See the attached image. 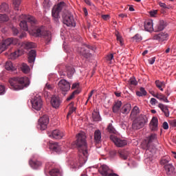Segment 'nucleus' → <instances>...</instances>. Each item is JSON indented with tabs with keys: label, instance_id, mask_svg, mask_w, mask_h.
<instances>
[{
	"label": "nucleus",
	"instance_id": "obj_1",
	"mask_svg": "<svg viewBox=\"0 0 176 176\" xmlns=\"http://www.w3.org/2000/svg\"><path fill=\"white\" fill-rule=\"evenodd\" d=\"M77 140L73 143L78 148L79 153L78 162L74 163V168L82 167L87 160L88 150L86 135L84 133H80L77 135Z\"/></svg>",
	"mask_w": 176,
	"mask_h": 176
},
{
	"label": "nucleus",
	"instance_id": "obj_2",
	"mask_svg": "<svg viewBox=\"0 0 176 176\" xmlns=\"http://www.w3.org/2000/svg\"><path fill=\"white\" fill-rule=\"evenodd\" d=\"M66 9V4L63 1L57 4V6H54L52 12L54 21L56 23H58L59 19L60 18L59 14L60 12H63L62 16L63 19V23L67 25L68 27H74L76 25L74 16L71 13L67 11Z\"/></svg>",
	"mask_w": 176,
	"mask_h": 176
},
{
	"label": "nucleus",
	"instance_id": "obj_3",
	"mask_svg": "<svg viewBox=\"0 0 176 176\" xmlns=\"http://www.w3.org/2000/svg\"><path fill=\"white\" fill-rule=\"evenodd\" d=\"M10 88L12 90H22L24 87H28L30 85L29 78L25 77H13L8 80Z\"/></svg>",
	"mask_w": 176,
	"mask_h": 176
},
{
	"label": "nucleus",
	"instance_id": "obj_4",
	"mask_svg": "<svg viewBox=\"0 0 176 176\" xmlns=\"http://www.w3.org/2000/svg\"><path fill=\"white\" fill-rule=\"evenodd\" d=\"M146 147L145 149L146 151H150L151 153L155 152L156 145L159 144V141L157 140V135L155 133L151 134L147 137L145 140Z\"/></svg>",
	"mask_w": 176,
	"mask_h": 176
},
{
	"label": "nucleus",
	"instance_id": "obj_5",
	"mask_svg": "<svg viewBox=\"0 0 176 176\" xmlns=\"http://www.w3.org/2000/svg\"><path fill=\"white\" fill-rule=\"evenodd\" d=\"M34 36L43 37V38H45V43L47 45L49 44V43L50 42V41L52 39L51 32L47 30H45V28L43 26L36 28L34 31Z\"/></svg>",
	"mask_w": 176,
	"mask_h": 176
},
{
	"label": "nucleus",
	"instance_id": "obj_6",
	"mask_svg": "<svg viewBox=\"0 0 176 176\" xmlns=\"http://www.w3.org/2000/svg\"><path fill=\"white\" fill-rule=\"evenodd\" d=\"M147 122V117L145 115L141 114L133 121L132 129L133 130H140L144 127Z\"/></svg>",
	"mask_w": 176,
	"mask_h": 176
},
{
	"label": "nucleus",
	"instance_id": "obj_7",
	"mask_svg": "<svg viewBox=\"0 0 176 176\" xmlns=\"http://www.w3.org/2000/svg\"><path fill=\"white\" fill-rule=\"evenodd\" d=\"M20 18H21V19H23V21H21L19 25H20L21 28L25 31H28V26L27 23L30 24L32 27H34L36 23V19L30 15L27 16V15L22 14L20 16Z\"/></svg>",
	"mask_w": 176,
	"mask_h": 176
},
{
	"label": "nucleus",
	"instance_id": "obj_8",
	"mask_svg": "<svg viewBox=\"0 0 176 176\" xmlns=\"http://www.w3.org/2000/svg\"><path fill=\"white\" fill-rule=\"evenodd\" d=\"M78 52L84 58H89L94 52V47L91 45H84L78 47Z\"/></svg>",
	"mask_w": 176,
	"mask_h": 176
},
{
	"label": "nucleus",
	"instance_id": "obj_9",
	"mask_svg": "<svg viewBox=\"0 0 176 176\" xmlns=\"http://www.w3.org/2000/svg\"><path fill=\"white\" fill-rule=\"evenodd\" d=\"M31 103L32 107L34 110L37 111L41 110L43 107V101L39 95H36V96H34V98L32 100Z\"/></svg>",
	"mask_w": 176,
	"mask_h": 176
},
{
	"label": "nucleus",
	"instance_id": "obj_10",
	"mask_svg": "<svg viewBox=\"0 0 176 176\" xmlns=\"http://www.w3.org/2000/svg\"><path fill=\"white\" fill-rule=\"evenodd\" d=\"M109 139L117 147H124L127 145V141L126 140H122L114 135H111Z\"/></svg>",
	"mask_w": 176,
	"mask_h": 176
},
{
	"label": "nucleus",
	"instance_id": "obj_11",
	"mask_svg": "<svg viewBox=\"0 0 176 176\" xmlns=\"http://www.w3.org/2000/svg\"><path fill=\"white\" fill-rule=\"evenodd\" d=\"M50 122V119L47 115H43L39 120H38V128L41 131H45L47 128V125Z\"/></svg>",
	"mask_w": 176,
	"mask_h": 176
},
{
	"label": "nucleus",
	"instance_id": "obj_12",
	"mask_svg": "<svg viewBox=\"0 0 176 176\" xmlns=\"http://www.w3.org/2000/svg\"><path fill=\"white\" fill-rule=\"evenodd\" d=\"M99 173H100L102 176H118L116 173H111V170L109 166L104 164L99 168Z\"/></svg>",
	"mask_w": 176,
	"mask_h": 176
},
{
	"label": "nucleus",
	"instance_id": "obj_13",
	"mask_svg": "<svg viewBox=\"0 0 176 176\" xmlns=\"http://www.w3.org/2000/svg\"><path fill=\"white\" fill-rule=\"evenodd\" d=\"M48 135L52 139L60 140L64 137V133L59 129H54L52 131L48 133Z\"/></svg>",
	"mask_w": 176,
	"mask_h": 176
},
{
	"label": "nucleus",
	"instance_id": "obj_14",
	"mask_svg": "<svg viewBox=\"0 0 176 176\" xmlns=\"http://www.w3.org/2000/svg\"><path fill=\"white\" fill-rule=\"evenodd\" d=\"M58 88L60 89V90H61V91H64V92L69 91V90H70V87H71L69 82H67L65 79L60 80L58 82Z\"/></svg>",
	"mask_w": 176,
	"mask_h": 176
},
{
	"label": "nucleus",
	"instance_id": "obj_15",
	"mask_svg": "<svg viewBox=\"0 0 176 176\" xmlns=\"http://www.w3.org/2000/svg\"><path fill=\"white\" fill-rule=\"evenodd\" d=\"M12 44H14V41L12 38H8L3 41V43L0 45V54L6 50L9 46Z\"/></svg>",
	"mask_w": 176,
	"mask_h": 176
},
{
	"label": "nucleus",
	"instance_id": "obj_16",
	"mask_svg": "<svg viewBox=\"0 0 176 176\" xmlns=\"http://www.w3.org/2000/svg\"><path fill=\"white\" fill-rule=\"evenodd\" d=\"M158 118L157 117H153L150 124H149V127L150 129L152 131H157L158 130Z\"/></svg>",
	"mask_w": 176,
	"mask_h": 176
},
{
	"label": "nucleus",
	"instance_id": "obj_17",
	"mask_svg": "<svg viewBox=\"0 0 176 176\" xmlns=\"http://www.w3.org/2000/svg\"><path fill=\"white\" fill-rule=\"evenodd\" d=\"M60 102H60V98L58 96H53L52 97L51 104L54 108H55V109L58 108L60 107Z\"/></svg>",
	"mask_w": 176,
	"mask_h": 176
},
{
	"label": "nucleus",
	"instance_id": "obj_18",
	"mask_svg": "<svg viewBox=\"0 0 176 176\" xmlns=\"http://www.w3.org/2000/svg\"><path fill=\"white\" fill-rule=\"evenodd\" d=\"M164 168H165V170H166V173L168 175H173L175 174V167L173 166V164H166L164 166Z\"/></svg>",
	"mask_w": 176,
	"mask_h": 176
},
{
	"label": "nucleus",
	"instance_id": "obj_19",
	"mask_svg": "<svg viewBox=\"0 0 176 176\" xmlns=\"http://www.w3.org/2000/svg\"><path fill=\"white\" fill-rule=\"evenodd\" d=\"M168 37V34L166 33H160L159 34L155 35L153 38L159 41H164Z\"/></svg>",
	"mask_w": 176,
	"mask_h": 176
},
{
	"label": "nucleus",
	"instance_id": "obj_20",
	"mask_svg": "<svg viewBox=\"0 0 176 176\" xmlns=\"http://www.w3.org/2000/svg\"><path fill=\"white\" fill-rule=\"evenodd\" d=\"M29 164L33 169H38L41 166L42 162L38 160H30L29 161Z\"/></svg>",
	"mask_w": 176,
	"mask_h": 176
},
{
	"label": "nucleus",
	"instance_id": "obj_21",
	"mask_svg": "<svg viewBox=\"0 0 176 176\" xmlns=\"http://www.w3.org/2000/svg\"><path fill=\"white\" fill-rule=\"evenodd\" d=\"M131 110V104H126L122 106L120 109V113L124 115H127L130 113Z\"/></svg>",
	"mask_w": 176,
	"mask_h": 176
},
{
	"label": "nucleus",
	"instance_id": "obj_22",
	"mask_svg": "<svg viewBox=\"0 0 176 176\" xmlns=\"http://www.w3.org/2000/svg\"><path fill=\"white\" fill-rule=\"evenodd\" d=\"M144 30L147 32L153 31V21L149 20L144 22Z\"/></svg>",
	"mask_w": 176,
	"mask_h": 176
},
{
	"label": "nucleus",
	"instance_id": "obj_23",
	"mask_svg": "<svg viewBox=\"0 0 176 176\" xmlns=\"http://www.w3.org/2000/svg\"><path fill=\"white\" fill-rule=\"evenodd\" d=\"M101 131L100 130L95 131L94 135V140L95 141V143L100 144L101 142Z\"/></svg>",
	"mask_w": 176,
	"mask_h": 176
},
{
	"label": "nucleus",
	"instance_id": "obj_24",
	"mask_svg": "<svg viewBox=\"0 0 176 176\" xmlns=\"http://www.w3.org/2000/svg\"><path fill=\"white\" fill-rule=\"evenodd\" d=\"M122 107V102L121 101H117L115 102L112 107V111L113 113H118L120 108Z\"/></svg>",
	"mask_w": 176,
	"mask_h": 176
},
{
	"label": "nucleus",
	"instance_id": "obj_25",
	"mask_svg": "<svg viewBox=\"0 0 176 176\" xmlns=\"http://www.w3.org/2000/svg\"><path fill=\"white\" fill-rule=\"evenodd\" d=\"M158 107L162 110V111L164 113L166 118H168L170 116V111L167 106L160 103L159 104Z\"/></svg>",
	"mask_w": 176,
	"mask_h": 176
},
{
	"label": "nucleus",
	"instance_id": "obj_26",
	"mask_svg": "<svg viewBox=\"0 0 176 176\" xmlns=\"http://www.w3.org/2000/svg\"><path fill=\"white\" fill-rule=\"evenodd\" d=\"M118 153L119 155V157L124 160H126L129 155V151L126 150H119Z\"/></svg>",
	"mask_w": 176,
	"mask_h": 176
},
{
	"label": "nucleus",
	"instance_id": "obj_27",
	"mask_svg": "<svg viewBox=\"0 0 176 176\" xmlns=\"http://www.w3.org/2000/svg\"><path fill=\"white\" fill-rule=\"evenodd\" d=\"M153 96L155 97V98H157L159 100L163 101L164 102L169 103V100H168V98L162 94H153Z\"/></svg>",
	"mask_w": 176,
	"mask_h": 176
},
{
	"label": "nucleus",
	"instance_id": "obj_28",
	"mask_svg": "<svg viewBox=\"0 0 176 176\" xmlns=\"http://www.w3.org/2000/svg\"><path fill=\"white\" fill-rule=\"evenodd\" d=\"M50 148L54 152L58 153L60 150V146L58 145V142L50 143Z\"/></svg>",
	"mask_w": 176,
	"mask_h": 176
},
{
	"label": "nucleus",
	"instance_id": "obj_29",
	"mask_svg": "<svg viewBox=\"0 0 176 176\" xmlns=\"http://www.w3.org/2000/svg\"><path fill=\"white\" fill-rule=\"evenodd\" d=\"M92 119L94 122H100L101 120V117L100 116L99 111L96 110H94L92 112Z\"/></svg>",
	"mask_w": 176,
	"mask_h": 176
},
{
	"label": "nucleus",
	"instance_id": "obj_30",
	"mask_svg": "<svg viewBox=\"0 0 176 176\" xmlns=\"http://www.w3.org/2000/svg\"><path fill=\"white\" fill-rule=\"evenodd\" d=\"M36 58V51L34 50H32L28 54V62L30 63H34Z\"/></svg>",
	"mask_w": 176,
	"mask_h": 176
},
{
	"label": "nucleus",
	"instance_id": "obj_31",
	"mask_svg": "<svg viewBox=\"0 0 176 176\" xmlns=\"http://www.w3.org/2000/svg\"><path fill=\"white\" fill-rule=\"evenodd\" d=\"M140 113V109L138 106H135L131 110L130 118H135Z\"/></svg>",
	"mask_w": 176,
	"mask_h": 176
},
{
	"label": "nucleus",
	"instance_id": "obj_32",
	"mask_svg": "<svg viewBox=\"0 0 176 176\" xmlns=\"http://www.w3.org/2000/svg\"><path fill=\"white\" fill-rule=\"evenodd\" d=\"M23 53V51L22 48L19 49L17 51H15L14 52L11 53L10 55V58L11 59H15L18 56H21Z\"/></svg>",
	"mask_w": 176,
	"mask_h": 176
},
{
	"label": "nucleus",
	"instance_id": "obj_33",
	"mask_svg": "<svg viewBox=\"0 0 176 176\" xmlns=\"http://www.w3.org/2000/svg\"><path fill=\"white\" fill-rule=\"evenodd\" d=\"M50 176H63L62 172L58 168H53L50 170Z\"/></svg>",
	"mask_w": 176,
	"mask_h": 176
},
{
	"label": "nucleus",
	"instance_id": "obj_34",
	"mask_svg": "<svg viewBox=\"0 0 176 176\" xmlns=\"http://www.w3.org/2000/svg\"><path fill=\"white\" fill-rule=\"evenodd\" d=\"M36 47V45L34 43L32 42H24L23 43L21 47H23L26 50L34 48Z\"/></svg>",
	"mask_w": 176,
	"mask_h": 176
},
{
	"label": "nucleus",
	"instance_id": "obj_35",
	"mask_svg": "<svg viewBox=\"0 0 176 176\" xmlns=\"http://www.w3.org/2000/svg\"><path fill=\"white\" fill-rule=\"evenodd\" d=\"M155 83L157 89H159L161 91H164L163 87H166L164 82H161L160 80H155Z\"/></svg>",
	"mask_w": 176,
	"mask_h": 176
},
{
	"label": "nucleus",
	"instance_id": "obj_36",
	"mask_svg": "<svg viewBox=\"0 0 176 176\" xmlns=\"http://www.w3.org/2000/svg\"><path fill=\"white\" fill-rule=\"evenodd\" d=\"M147 91L145 90L144 87H140V91H136V96L138 97H143V96H146Z\"/></svg>",
	"mask_w": 176,
	"mask_h": 176
},
{
	"label": "nucleus",
	"instance_id": "obj_37",
	"mask_svg": "<svg viewBox=\"0 0 176 176\" xmlns=\"http://www.w3.org/2000/svg\"><path fill=\"white\" fill-rule=\"evenodd\" d=\"M74 72L75 69L72 66L67 67V73L68 78H71L73 76Z\"/></svg>",
	"mask_w": 176,
	"mask_h": 176
},
{
	"label": "nucleus",
	"instance_id": "obj_38",
	"mask_svg": "<svg viewBox=\"0 0 176 176\" xmlns=\"http://www.w3.org/2000/svg\"><path fill=\"white\" fill-rule=\"evenodd\" d=\"M166 25L164 21H160L159 24L157 25V31L160 32L165 29Z\"/></svg>",
	"mask_w": 176,
	"mask_h": 176
},
{
	"label": "nucleus",
	"instance_id": "obj_39",
	"mask_svg": "<svg viewBox=\"0 0 176 176\" xmlns=\"http://www.w3.org/2000/svg\"><path fill=\"white\" fill-rule=\"evenodd\" d=\"M0 11L1 12H9V5L6 4V3H3L0 6Z\"/></svg>",
	"mask_w": 176,
	"mask_h": 176
},
{
	"label": "nucleus",
	"instance_id": "obj_40",
	"mask_svg": "<svg viewBox=\"0 0 176 176\" xmlns=\"http://www.w3.org/2000/svg\"><path fill=\"white\" fill-rule=\"evenodd\" d=\"M6 69L8 70V71H13L16 68L13 66V63H11L10 61H7L6 63V66H5Z\"/></svg>",
	"mask_w": 176,
	"mask_h": 176
},
{
	"label": "nucleus",
	"instance_id": "obj_41",
	"mask_svg": "<svg viewBox=\"0 0 176 176\" xmlns=\"http://www.w3.org/2000/svg\"><path fill=\"white\" fill-rule=\"evenodd\" d=\"M74 102H72L69 104V111L68 112L67 118L69 117L71 115L74 113V112L76 111V107H74Z\"/></svg>",
	"mask_w": 176,
	"mask_h": 176
},
{
	"label": "nucleus",
	"instance_id": "obj_42",
	"mask_svg": "<svg viewBox=\"0 0 176 176\" xmlns=\"http://www.w3.org/2000/svg\"><path fill=\"white\" fill-rule=\"evenodd\" d=\"M79 93H80V91H79L78 89L75 90V91L67 98V101L69 102V101L72 100L74 98L75 96H76L77 94H79Z\"/></svg>",
	"mask_w": 176,
	"mask_h": 176
},
{
	"label": "nucleus",
	"instance_id": "obj_43",
	"mask_svg": "<svg viewBox=\"0 0 176 176\" xmlns=\"http://www.w3.org/2000/svg\"><path fill=\"white\" fill-rule=\"evenodd\" d=\"M107 130L109 133H116V129L111 123H109L107 127Z\"/></svg>",
	"mask_w": 176,
	"mask_h": 176
},
{
	"label": "nucleus",
	"instance_id": "obj_44",
	"mask_svg": "<svg viewBox=\"0 0 176 176\" xmlns=\"http://www.w3.org/2000/svg\"><path fill=\"white\" fill-rule=\"evenodd\" d=\"M20 4H21V0H13L14 9L15 11L19 10Z\"/></svg>",
	"mask_w": 176,
	"mask_h": 176
},
{
	"label": "nucleus",
	"instance_id": "obj_45",
	"mask_svg": "<svg viewBox=\"0 0 176 176\" xmlns=\"http://www.w3.org/2000/svg\"><path fill=\"white\" fill-rule=\"evenodd\" d=\"M169 160L168 157H163L160 160L161 165H168Z\"/></svg>",
	"mask_w": 176,
	"mask_h": 176
},
{
	"label": "nucleus",
	"instance_id": "obj_46",
	"mask_svg": "<svg viewBox=\"0 0 176 176\" xmlns=\"http://www.w3.org/2000/svg\"><path fill=\"white\" fill-rule=\"evenodd\" d=\"M21 70L25 74H27L30 72V67L25 63H23L21 65Z\"/></svg>",
	"mask_w": 176,
	"mask_h": 176
},
{
	"label": "nucleus",
	"instance_id": "obj_47",
	"mask_svg": "<svg viewBox=\"0 0 176 176\" xmlns=\"http://www.w3.org/2000/svg\"><path fill=\"white\" fill-rule=\"evenodd\" d=\"M9 21V16H8L6 14H0V22H6Z\"/></svg>",
	"mask_w": 176,
	"mask_h": 176
},
{
	"label": "nucleus",
	"instance_id": "obj_48",
	"mask_svg": "<svg viewBox=\"0 0 176 176\" xmlns=\"http://www.w3.org/2000/svg\"><path fill=\"white\" fill-rule=\"evenodd\" d=\"M116 40L120 43L121 46L124 45L123 38L118 33L116 34Z\"/></svg>",
	"mask_w": 176,
	"mask_h": 176
},
{
	"label": "nucleus",
	"instance_id": "obj_49",
	"mask_svg": "<svg viewBox=\"0 0 176 176\" xmlns=\"http://www.w3.org/2000/svg\"><path fill=\"white\" fill-rule=\"evenodd\" d=\"M129 83L132 85L133 86H137L138 85V81L135 79V78H131L129 80Z\"/></svg>",
	"mask_w": 176,
	"mask_h": 176
},
{
	"label": "nucleus",
	"instance_id": "obj_50",
	"mask_svg": "<svg viewBox=\"0 0 176 176\" xmlns=\"http://www.w3.org/2000/svg\"><path fill=\"white\" fill-rule=\"evenodd\" d=\"M158 103V101L157 100V99L152 98L150 100V104L152 106L156 105Z\"/></svg>",
	"mask_w": 176,
	"mask_h": 176
},
{
	"label": "nucleus",
	"instance_id": "obj_51",
	"mask_svg": "<svg viewBox=\"0 0 176 176\" xmlns=\"http://www.w3.org/2000/svg\"><path fill=\"white\" fill-rule=\"evenodd\" d=\"M133 39L136 41V42L142 41V36L140 34H136L133 36Z\"/></svg>",
	"mask_w": 176,
	"mask_h": 176
},
{
	"label": "nucleus",
	"instance_id": "obj_52",
	"mask_svg": "<svg viewBox=\"0 0 176 176\" xmlns=\"http://www.w3.org/2000/svg\"><path fill=\"white\" fill-rule=\"evenodd\" d=\"M162 127L164 130H168L169 129V124L167 122H164Z\"/></svg>",
	"mask_w": 176,
	"mask_h": 176
},
{
	"label": "nucleus",
	"instance_id": "obj_53",
	"mask_svg": "<svg viewBox=\"0 0 176 176\" xmlns=\"http://www.w3.org/2000/svg\"><path fill=\"white\" fill-rule=\"evenodd\" d=\"M156 58L155 57H152L151 58L148 60V62L151 65H153L155 62Z\"/></svg>",
	"mask_w": 176,
	"mask_h": 176
},
{
	"label": "nucleus",
	"instance_id": "obj_54",
	"mask_svg": "<svg viewBox=\"0 0 176 176\" xmlns=\"http://www.w3.org/2000/svg\"><path fill=\"white\" fill-rule=\"evenodd\" d=\"M149 14L151 17H155L157 14V10L151 11Z\"/></svg>",
	"mask_w": 176,
	"mask_h": 176
},
{
	"label": "nucleus",
	"instance_id": "obj_55",
	"mask_svg": "<svg viewBox=\"0 0 176 176\" xmlns=\"http://www.w3.org/2000/svg\"><path fill=\"white\" fill-rule=\"evenodd\" d=\"M169 124L173 127H176V120H173L169 122Z\"/></svg>",
	"mask_w": 176,
	"mask_h": 176
},
{
	"label": "nucleus",
	"instance_id": "obj_56",
	"mask_svg": "<svg viewBox=\"0 0 176 176\" xmlns=\"http://www.w3.org/2000/svg\"><path fill=\"white\" fill-rule=\"evenodd\" d=\"M5 94V87L3 85H0V95Z\"/></svg>",
	"mask_w": 176,
	"mask_h": 176
},
{
	"label": "nucleus",
	"instance_id": "obj_57",
	"mask_svg": "<svg viewBox=\"0 0 176 176\" xmlns=\"http://www.w3.org/2000/svg\"><path fill=\"white\" fill-rule=\"evenodd\" d=\"M102 19L104 21H107L110 19V16L109 14L102 15Z\"/></svg>",
	"mask_w": 176,
	"mask_h": 176
},
{
	"label": "nucleus",
	"instance_id": "obj_58",
	"mask_svg": "<svg viewBox=\"0 0 176 176\" xmlns=\"http://www.w3.org/2000/svg\"><path fill=\"white\" fill-rule=\"evenodd\" d=\"M79 87V83H74L72 87V89L74 90V89H78Z\"/></svg>",
	"mask_w": 176,
	"mask_h": 176
},
{
	"label": "nucleus",
	"instance_id": "obj_59",
	"mask_svg": "<svg viewBox=\"0 0 176 176\" xmlns=\"http://www.w3.org/2000/svg\"><path fill=\"white\" fill-rule=\"evenodd\" d=\"M46 89H47V90H52L53 87L50 84H46V86L45 87V90H46Z\"/></svg>",
	"mask_w": 176,
	"mask_h": 176
},
{
	"label": "nucleus",
	"instance_id": "obj_60",
	"mask_svg": "<svg viewBox=\"0 0 176 176\" xmlns=\"http://www.w3.org/2000/svg\"><path fill=\"white\" fill-rule=\"evenodd\" d=\"M113 57H114L113 54H109V55H107V59L108 60H111L113 59Z\"/></svg>",
	"mask_w": 176,
	"mask_h": 176
},
{
	"label": "nucleus",
	"instance_id": "obj_61",
	"mask_svg": "<svg viewBox=\"0 0 176 176\" xmlns=\"http://www.w3.org/2000/svg\"><path fill=\"white\" fill-rule=\"evenodd\" d=\"M159 6L164 9L167 8V6L165 4V3H159Z\"/></svg>",
	"mask_w": 176,
	"mask_h": 176
},
{
	"label": "nucleus",
	"instance_id": "obj_62",
	"mask_svg": "<svg viewBox=\"0 0 176 176\" xmlns=\"http://www.w3.org/2000/svg\"><path fill=\"white\" fill-rule=\"evenodd\" d=\"M12 32H13L14 36H16L19 33V30L16 28H13Z\"/></svg>",
	"mask_w": 176,
	"mask_h": 176
},
{
	"label": "nucleus",
	"instance_id": "obj_63",
	"mask_svg": "<svg viewBox=\"0 0 176 176\" xmlns=\"http://www.w3.org/2000/svg\"><path fill=\"white\" fill-rule=\"evenodd\" d=\"M83 12H84V14H85V15L86 16H88V11H87V10L86 8H83Z\"/></svg>",
	"mask_w": 176,
	"mask_h": 176
},
{
	"label": "nucleus",
	"instance_id": "obj_64",
	"mask_svg": "<svg viewBox=\"0 0 176 176\" xmlns=\"http://www.w3.org/2000/svg\"><path fill=\"white\" fill-rule=\"evenodd\" d=\"M118 16L121 18H124L127 16L126 14H120Z\"/></svg>",
	"mask_w": 176,
	"mask_h": 176
}]
</instances>
